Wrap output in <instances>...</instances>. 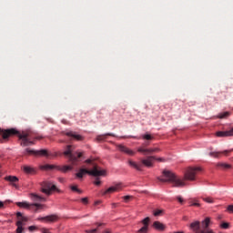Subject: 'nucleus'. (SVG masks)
Listing matches in <instances>:
<instances>
[{
  "mask_svg": "<svg viewBox=\"0 0 233 233\" xmlns=\"http://www.w3.org/2000/svg\"><path fill=\"white\" fill-rule=\"evenodd\" d=\"M198 172H201V167H189L186 171L184 178H180L171 171L164 170L163 177H157V179L158 181H161V183H171L173 187L181 188L187 185L185 181H196V176L198 175Z\"/></svg>",
  "mask_w": 233,
  "mask_h": 233,
  "instance_id": "f257e3e1",
  "label": "nucleus"
},
{
  "mask_svg": "<svg viewBox=\"0 0 233 233\" xmlns=\"http://www.w3.org/2000/svg\"><path fill=\"white\" fill-rule=\"evenodd\" d=\"M64 156H66L68 157L69 163H71L72 166H56V165H50L46 164L44 166H41V170H59L60 172H63L64 174H66V172H70V170H74V167L77 165V161H79V158L83 157V152H76L74 153V146H66V150L64 152Z\"/></svg>",
  "mask_w": 233,
  "mask_h": 233,
  "instance_id": "f03ea898",
  "label": "nucleus"
},
{
  "mask_svg": "<svg viewBox=\"0 0 233 233\" xmlns=\"http://www.w3.org/2000/svg\"><path fill=\"white\" fill-rule=\"evenodd\" d=\"M0 136L3 137V139H8L10 136H17L21 140V147H30L34 145V141H32L33 139H42L41 137H34L32 132L30 131L19 133V131H17L15 128L6 130L0 128Z\"/></svg>",
  "mask_w": 233,
  "mask_h": 233,
  "instance_id": "7ed1b4c3",
  "label": "nucleus"
},
{
  "mask_svg": "<svg viewBox=\"0 0 233 233\" xmlns=\"http://www.w3.org/2000/svg\"><path fill=\"white\" fill-rule=\"evenodd\" d=\"M86 163H87L88 165H91L92 169L80 168L79 171L76 174V177L81 179L83 178V176H85V174H87L88 176H93L94 177H99V176H105L106 171L104 169H101V167H99V166H97L92 160L87 159L86 160Z\"/></svg>",
  "mask_w": 233,
  "mask_h": 233,
  "instance_id": "20e7f679",
  "label": "nucleus"
},
{
  "mask_svg": "<svg viewBox=\"0 0 233 233\" xmlns=\"http://www.w3.org/2000/svg\"><path fill=\"white\" fill-rule=\"evenodd\" d=\"M155 159H156V157L148 156L147 157V158L141 159L139 164L132 160H128V165L133 168H135L136 170H138V172H141V170H143V165L144 167H147L148 168L152 167L154 166L153 163Z\"/></svg>",
  "mask_w": 233,
  "mask_h": 233,
  "instance_id": "39448f33",
  "label": "nucleus"
},
{
  "mask_svg": "<svg viewBox=\"0 0 233 233\" xmlns=\"http://www.w3.org/2000/svg\"><path fill=\"white\" fill-rule=\"evenodd\" d=\"M16 205L20 208H27L28 210H34V212H41L45 208V205L40 203L17 202Z\"/></svg>",
  "mask_w": 233,
  "mask_h": 233,
  "instance_id": "423d86ee",
  "label": "nucleus"
},
{
  "mask_svg": "<svg viewBox=\"0 0 233 233\" xmlns=\"http://www.w3.org/2000/svg\"><path fill=\"white\" fill-rule=\"evenodd\" d=\"M24 155L25 156H44L45 157H48V156H50L48 154V150H46V149L34 150V149H30V148H26L24 151Z\"/></svg>",
  "mask_w": 233,
  "mask_h": 233,
  "instance_id": "0eeeda50",
  "label": "nucleus"
},
{
  "mask_svg": "<svg viewBox=\"0 0 233 233\" xmlns=\"http://www.w3.org/2000/svg\"><path fill=\"white\" fill-rule=\"evenodd\" d=\"M54 190H57V187L52 182H44L42 185V192L46 196H50Z\"/></svg>",
  "mask_w": 233,
  "mask_h": 233,
  "instance_id": "6e6552de",
  "label": "nucleus"
},
{
  "mask_svg": "<svg viewBox=\"0 0 233 233\" xmlns=\"http://www.w3.org/2000/svg\"><path fill=\"white\" fill-rule=\"evenodd\" d=\"M160 151H161V149H159L158 147L145 148V147H141L137 148V152H140L144 156H150V154H154V152H160Z\"/></svg>",
  "mask_w": 233,
  "mask_h": 233,
  "instance_id": "1a4fd4ad",
  "label": "nucleus"
},
{
  "mask_svg": "<svg viewBox=\"0 0 233 233\" xmlns=\"http://www.w3.org/2000/svg\"><path fill=\"white\" fill-rule=\"evenodd\" d=\"M59 219V217L57 215H49L46 217H39L37 218V221H46V223H56Z\"/></svg>",
  "mask_w": 233,
  "mask_h": 233,
  "instance_id": "9d476101",
  "label": "nucleus"
},
{
  "mask_svg": "<svg viewBox=\"0 0 233 233\" xmlns=\"http://www.w3.org/2000/svg\"><path fill=\"white\" fill-rule=\"evenodd\" d=\"M29 198L30 199H32V201H35V203H45L46 201V198L45 197H42L37 193H31L29 195Z\"/></svg>",
  "mask_w": 233,
  "mask_h": 233,
  "instance_id": "9b49d317",
  "label": "nucleus"
},
{
  "mask_svg": "<svg viewBox=\"0 0 233 233\" xmlns=\"http://www.w3.org/2000/svg\"><path fill=\"white\" fill-rule=\"evenodd\" d=\"M62 134H64V136H67V137H72L76 141H83V137L81 135L76 134L74 131H63Z\"/></svg>",
  "mask_w": 233,
  "mask_h": 233,
  "instance_id": "f8f14e48",
  "label": "nucleus"
},
{
  "mask_svg": "<svg viewBox=\"0 0 233 233\" xmlns=\"http://www.w3.org/2000/svg\"><path fill=\"white\" fill-rule=\"evenodd\" d=\"M5 181H8L9 183H11L12 187H14L15 188H19V186L16 184L19 182V178L15 176H7L5 177Z\"/></svg>",
  "mask_w": 233,
  "mask_h": 233,
  "instance_id": "ddd939ff",
  "label": "nucleus"
},
{
  "mask_svg": "<svg viewBox=\"0 0 233 233\" xmlns=\"http://www.w3.org/2000/svg\"><path fill=\"white\" fill-rule=\"evenodd\" d=\"M217 137H233V127L228 131H218L216 133Z\"/></svg>",
  "mask_w": 233,
  "mask_h": 233,
  "instance_id": "4468645a",
  "label": "nucleus"
},
{
  "mask_svg": "<svg viewBox=\"0 0 233 233\" xmlns=\"http://www.w3.org/2000/svg\"><path fill=\"white\" fill-rule=\"evenodd\" d=\"M118 150H120V152H124V154H127V156H136V151L123 145L118 146Z\"/></svg>",
  "mask_w": 233,
  "mask_h": 233,
  "instance_id": "2eb2a0df",
  "label": "nucleus"
},
{
  "mask_svg": "<svg viewBox=\"0 0 233 233\" xmlns=\"http://www.w3.org/2000/svg\"><path fill=\"white\" fill-rule=\"evenodd\" d=\"M153 228H156V230H159V232H163L165 228H167V226L159 221H155L153 223Z\"/></svg>",
  "mask_w": 233,
  "mask_h": 233,
  "instance_id": "dca6fc26",
  "label": "nucleus"
},
{
  "mask_svg": "<svg viewBox=\"0 0 233 233\" xmlns=\"http://www.w3.org/2000/svg\"><path fill=\"white\" fill-rule=\"evenodd\" d=\"M212 223V220H210V218L207 217L202 222V228H204L203 230H212V229H208V227H210Z\"/></svg>",
  "mask_w": 233,
  "mask_h": 233,
  "instance_id": "f3484780",
  "label": "nucleus"
},
{
  "mask_svg": "<svg viewBox=\"0 0 233 233\" xmlns=\"http://www.w3.org/2000/svg\"><path fill=\"white\" fill-rule=\"evenodd\" d=\"M17 221H20L21 225H26V222L28 221L27 217H24L23 213L17 212L16 213Z\"/></svg>",
  "mask_w": 233,
  "mask_h": 233,
  "instance_id": "a211bd4d",
  "label": "nucleus"
},
{
  "mask_svg": "<svg viewBox=\"0 0 233 233\" xmlns=\"http://www.w3.org/2000/svg\"><path fill=\"white\" fill-rule=\"evenodd\" d=\"M108 136H111L112 137H116V135H114L112 133H106L104 135H98L96 137V141H105V139H106V137H108Z\"/></svg>",
  "mask_w": 233,
  "mask_h": 233,
  "instance_id": "6ab92c4d",
  "label": "nucleus"
},
{
  "mask_svg": "<svg viewBox=\"0 0 233 233\" xmlns=\"http://www.w3.org/2000/svg\"><path fill=\"white\" fill-rule=\"evenodd\" d=\"M23 170L25 174H35V168L30 166H24Z\"/></svg>",
  "mask_w": 233,
  "mask_h": 233,
  "instance_id": "aec40b11",
  "label": "nucleus"
},
{
  "mask_svg": "<svg viewBox=\"0 0 233 233\" xmlns=\"http://www.w3.org/2000/svg\"><path fill=\"white\" fill-rule=\"evenodd\" d=\"M230 151L228 150H224L223 152H210L209 156L211 157H219V156H221V154H224L225 156H227V154H228Z\"/></svg>",
  "mask_w": 233,
  "mask_h": 233,
  "instance_id": "412c9836",
  "label": "nucleus"
},
{
  "mask_svg": "<svg viewBox=\"0 0 233 233\" xmlns=\"http://www.w3.org/2000/svg\"><path fill=\"white\" fill-rule=\"evenodd\" d=\"M217 167L222 168L223 170H228V168H232V166L227 163H218L217 164Z\"/></svg>",
  "mask_w": 233,
  "mask_h": 233,
  "instance_id": "4be33fe9",
  "label": "nucleus"
},
{
  "mask_svg": "<svg viewBox=\"0 0 233 233\" xmlns=\"http://www.w3.org/2000/svg\"><path fill=\"white\" fill-rule=\"evenodd\" d=\"M17 228H16V233H23V230H25L24 225H21V221H16L15 223Z\"/></svg>",
  "mask_w": 233,
  "mask_h": 233,
  "instance_id": "5701e85b",
  "label": "nucleus"
},
{
  "mask_svg": "<svg viewBox=\"0 0 233 233\" xmlns=\"http://www.w3.org/2000/svg\"><path fill=\"white\" fill-rule=\"evenodd\" d=\"M113 187L115 188V192H120V190H123V188L125 187V185H123V183H117Z\"/></svg>",
  "mask_w": 233,
  "mask_h": 233,
  "instance_id": "b1692460",
  "label": "nucleus"
},
{
  "mask_svg": "<svg viewBox=\"0 0 233 233\" xmlns=\"http://www.w3.org/2000/svg\"><path fill=\"white\" fill-rule=\"evenodd\" d=\"M114 192H116V189L114 186H112L109 188H107L106 191H104L103 196H106V194H114Z\"/></svg>",
  "mask_w": 233,
  "mask_h": 233,
  "instance_id": "393cba45",
  "label": "nucleus"
},
{
  "mask_svg": "<svg viewBox=\"0 0 233 233\" xmlns=\"http://www.w3.org/2000/svg\"><path fill=\"white\" fill-rule=\"evenodd\" d=\"M230 116L229 112H224V113H220L218 115V118L219 119H225V117H228Z\"/></svg>",
  "mask_w": 233,
  "mask_h": 233,
  "instance_id": "a878e982",
  "label": "nucleus"
},
{
  "mask_svg": "<svg viewBox=\"0 0 233 233\" xmlns=\"http://www.w3.org/2000/svg\"><path fill=\"white\" fill-rule=\"evenodd\" d=\"M70 188L73 192H77L78 194H83V190L77 188V186H71Z\"/></svg>",
  "mask_w": 233,
  "mask_h": 233,
  "instance_id": "bb28decb",
  "label": "nucleus"
},
{
  "mask_svg": "<svg viewBox=\"0 0 233 233\" xmlns=\"http://www.w3.org/2000/svg\"><path fill=\"white\" fill-rule=\"evenodd\" d=\"M163 209H157V210H155L154 212H153V215L156 217V218H157V217H159V216H163Z\"/></svg>",
  "mask_w": 233,
  "mask_h": 233,
  "instance_id": "cd10ccee",
  "label": "nucleus"
},
{
  "mask_svg": "<svg viewBox=\"0 0 233 233\" xmlns=\"http://www.w3.org/2000/svg\"><path fill=\"white\" fill-rule=\"evenodd\" d=\"M147 232H148V226H144L137 230V233H147Z\"/></svg>",
  "mask_w": 233,
  "mask_h": 233,
  "instance_id": "c85d7f7f",
  "label": "nucleus"
},
{
  "mask_svg": "<svg viewBox=\"0 0 233 233\" xmlns=\"http://www.w3.org/2000/svg\"><path fill=\"white\" fill-rule=\"evenodd\" d=\"M141 223L144 225V227H147L148 228V223H150V218H144Z\"/></svg>",
  "mask_w": 233,
  "mask_h": 233,
  "instance_id": "c756f323",
  "label": "nucleus"
},
{
  "mask_svg": "<svg viewBox=\"0 0 233 233\" xmlns=\"http://www.w3.org/2000/svg\"><path fill=\"white\" fill-rule=\"evenodd\" d=\"M142 138L146 139L147 141H150V140L154 139V137L148 134L143 135Z\"/></svg>",
  "mask_w": 233,
  "mask_h": 233,
  "instance_id": "7c9ffc66",
  "label": "nucleus"
},
{
  "mask_svg": "<svg viewBox=\"0 0 233 233\" xmlns=\"http://www.w3.org/2000/svg\"><path fill=\"white\" fill-rule=\"evenodd\" d=\"M203 201H205L206 203H214V198L208 197V198H202Z\"/></svg>",
  "mask_w": 233,
  "mask_h": 233,
  "instance_id": "2f4dec72",
  "label": "nucleus"
},
{
  "mask_svg": "<svg viewBox=\"0 0 233 233\" xmlns=\"http://www.w3.org/2000/svg\"><path fill=\"white\" fill-rule=\"evenodd\" d=\"M220 227H221V228H225V229H227V228H228L229 224H228V223H227V222H224V223H222V224L220 225Z\"/></svg>",
  "mask_w": 233,
  "mask_h": 233,
  "instance_id": "473e14b6",
  "label": "nucleus"
},
{
  "mask_svg": "<svg viewBox=\"0 0 233 233\" xmlns=\"http://www.w3.org/2000/svg\"><path fill=\"white\" fill-rule=\"evenodd\" d=\"M227 210L229 212V214H233V205L228 206Z\"/></svg>",
  "mask_w": 233,
  "mask_h": 233,
  "instance_id": "72a5a7b5",
  "label": "nucleus"
},
{
  "mask_svg": "<svg viewBox=\"0 0 233 233\" xmlns=\"http://www.w3.org/2000/svg\"><path fill=\"white\" fill-rule=\"evenodd\" d=\"M81 201L84 205H88V198H83Z\"/></svg>",
  "mask_w": 233,
  "mask_h": 233,
  "instance_id": "f704fd0d",
  "label": "nucleus"
},
{
  "mask_svg": "<svg viewBox=\"0 0 233 233\" xmlns=\"http://www.w3.org/2000/svg\"><path fill=\"white\" fill-rule=\"evenodd\" d=\"M190 207H201V204L200 203H198V202H194L190 205Z\"/></svg>",
  "mask_w": 233,
  "mask_h": 233,
  "instance_id": "c9c22d12",
  "label": "nucleus"
},
{
  "mask_svg": "<svg viewBox=\"0 0 233 233\" xmlns=\"http://www.w3.org/2000/svg\"><path fill=\"white\" fill-rule=\"evenodd\" d=\"M86 233H96V232H97V228L91 229V230H86Z\"/></svg>",
  "mask_w": 233,
  "mask_h": 233,
  "instance_id": "e433bc0d",
  "label": "nucleus"
},
{
  "mask_svg": "<svg viewBox=\"0 0 233 233\" xmlns=\"http://www.w3.org/2000/svg\"><path fill=\"white\" fill-rule=\"evenodd\" d=\"M177 199L178 202L183 203V198H181L180 196L177 197Z\"/></svg>",
  "mask_w": 233,
  "mask_h": 233,
  "instance_id": "4c0bfd02",
  "label": "nucleus"
},
{
  "mask_svg": "<svg viewBox=\"0 0 233 233\" xmlns=\"http://www.w3.org/2000/svg\"><path fill=\"white\" fill-rule=\"evenodd\" d=\"M95 185H96L97 187H99V185H101L100 180H96V181H95Z\"/></svg>",
  "mask_w": 233,
  "mask_h": 233,
  "instance_id": "58836bf2",
  "label": "nucleus"
},
{
  "mask_svg": "<svg viewBox=\"0 0 233 233\" xmlns=\"http://www.w3.org/2000/svg\"><path fill=\"white\" fill-rule=\"evenodd\" d=\"M128 199H130V196H125V197H124V200H125V201H128Z\"/></svg>",
  "mask_w": 233,
  "mask_h": 233,
  "instance_id": "ea45409f",
  "label": "nucleus"
},
{
  "mask_svg": "<svg viewBox=\"0 0 233 233\" xmlns=\"http://www.w3.org/2000/svg\"><path fill=\"white\" fill-rule=\"evenodd\" d=\"M29 230L32 232V230H35V226H31L29 227Z\"/></svg>",
  "mask_w": 233,
  "mask_h": 233,
  "instance_id": "a19ab883",
  "label": "nucleus"
},
{
  "mask_svg": "<svg viewBox=\"0 0 233 233\" xmlns=\"http://www.w3.org/2000/svg\"><path fill=\"white\" fill-rule=\"evenodd\" d=\"M5 207V203L3 201H0V208H3Z\"/></svg>",
  "mask_w": 233,
  "mask_h": 233,
  "instance_id": "79ce46f5",
  "label": "nucleus"
},
{
  "mask_svg": "<svg viewBox=\"0 0 233 233\" xmlns=\"http://www.w3.org/2000/svg\"><path fill=\"white\" fill-rule=\"evenodd\" d=\"M156 159H157V161H165V159H164V158H162V157L156 158Z\"/></svg>",
  "mask_w": 233,
  "mask_h": 233,
  "instance_id": "37998d69",
  "label": "nucleus"
},
{
  "mask_svg": "<svg viewBox=\"0 0 233 233\" xmlns=\"http://www.w3.org/2000/svg\"><path fill=\"white\" fill-rule=\"evenodd\" d=\"M96 227H103V223H96Z\"/></svg>",
  "mask_w": 233,
  "mask_h": 233,
  "instance_id": "c03bdc74",
  "label": "nucleus"
},
{
  "mask_svg": "<svg viewBox=\"0 0 233 233\" xmlns=\"http://www.w3.org/2000/svg\"><path fill=\"white\" fill-rule=\"evenodd\" d=\"M43 233H50V232H48V229H43Z\"/></svg>",
  "mask_w": 233,
  "mask_h": 233,
  "instance_id": "a18cd8bd",
  "label": "nucleus"
},
{
  "mask_svg": "<svg viewBox=\"0 0 233 233\" xmlns=\"http://www.w3.org/2000/svg\"><path fill=\"white\" fill-rule=\"evenodd\" d=\"M99 203H100L99 201H96L95 202V205H99Z\"/></svg>",
  "mask_w": 233,
  "mask_h": 233,
  "instance_id": "49530a36",
  "label": "nucleus"
},
{
  "mask_svg": "<svg viewBox=\"0 0 233 233\" xmlns=\"http://www.w3.org/2000/svg\"><path fill=\"white\" fill-rule=\"evenodd\" d=\"M133 137L134 139L137 138V137H132V136H130V137Z\"/></svg>",
  "mask_w": 233,
  "mask_h": 233,
  "instance_id": "de8ad7c7",
  "label": "nucleus"
},
{
  "mask_svg": "<svg viewBox=\"0 0 233 233\" xmlns=\"http://www.w3.org/2000/svg\"><path fill=\"white\" fill-rule=\"evenodd\" d=\"M112 205H113V207H116V205H117V204H116V203H113Z\"/></svg>",
  "mask_w": 233,
  "mask_h": 233,
  "instance_id": "09e8293b",
  "label": "nucleus"
},
{
  "mask_svg": "<svg viewBox=\"0 0 233 233\" xmlns=\"http://www.w3.org/2000/svg\"><path fill=\"white\" fill-rule=\"evenodd\" d=\"M103 233H110V231L106 230V231H104Z\"/></svg>",
  "mask_w": 233,
  "mask_h": 233,
  "instance_id": "8fccbe9b",
  "label": "nucleus"
},
{
  "mask_svg": "<svg viewBox=\"0 0 233 233\" xmlns=\"http://www.w3.org/2000/svg\"><path fill=\"white\" fill-rule=\"evenodd\" d=\"M0 141H2V139L0 138Z\"/></svg>",
  "mask_w": 233,
  "mask_h": 233,
  "instance_id": "3c124183",
  "label": "nucleus"
}]
</instances>
